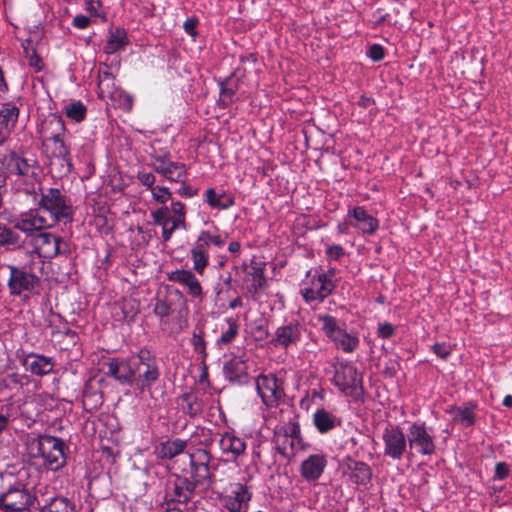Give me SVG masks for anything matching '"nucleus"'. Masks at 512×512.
Listing matches in <instances>:
<instances>
[{"mask_svg":"<svg viewBox=\"0 0 512 512\" xmlns=\"http://www.w3.org/2000/svg\"><path fill=\"white\" fill-rule=\"evenodd\" d=\"M66 445L60 438L50 435H39L28 441V449L33 457H40L50 470L57 471L65 466Z\"/></svg>","mask_w":512,"mask_h":512,"instance_id":"f257e3e1","label":"nucleus"},{"mask_svg":"<svg viewBox=\"0 0 512 512\" xmlns=\"http://www.w3.org/2000/svg\"><path fill=\"white\" fill-rule=\"evenodd\" d=\"M44 262L40 259H31L22 266L9 265L10 277L8 279L9 292L13 296H20L23 292L34 293L40 284Z\"/></svg>","mask_w":512,"mask_h":512,"instance_id":"f03ea898","label":"nucleus"},{"mask_svg":"<svg viewBox=\"0 0 512 512\" xmlns=\"http://www.w3.org/2000/svg\"><path fill=\"white\" fill-rule=\"evenodd\" d=\"M35 210L47 221L49 227L61 220L65 222L72 220V207L68 204L66 197L56 188L41 192L39 207Z\"/></svg>","mask_w":512,"mask_h":512,"instance_id":"7ed1b4c3","label":"nucleus"},{"mask_svg":"<svg viewBox=\"0 0 512 512\" xmlns=\"http://www.w3.org/2000/svg\"><path fill=\"white\" fill-rule=\"evenodd\" d=\"M133 368V386L140 393H151L152 386L161 376L157 358L149 350L141 349L133 356Z\"/></svg>","mask_w":512,"mask_h":512,"instance_id":"20e7f679","label":"nucleus"},{"mask_svg":"<svg viewBox=\"0 0 512 512\" xmlns=\"http://www.w3.org/2000/svg\"><path fill=\"white\" fill-rule=\"evenodd\" d=\"M65 130L60 117L46 119L40 129L43 152L47 158L70 155V149L65 145L62 134Z\"/></svg>","mask_w":512,"mask_h":512,"instance_id":"39448f33","label":"nucleus"},{"mask_svg":"<svg viewBox=\"0 0 512 512\" xmlns=\"http://www.w3.org/2000/svg\"><path fill=\"white\" fill-rule=\"evenodd\" d=\"M37 501L36 495L26 484L16 482L0 493V510L3 512L29 511Z\"/></svg>","mask_w":512,"mask_h":512,"instance_id":"423d86ee","label":"nucleus"},{"mask_svg":"<svg viewBox=\"0 0 512 512\" xmlns=\"http://www.w3.org/2000/svg\"><path fill=\"white\" fill-rule=\"evenodd\" d=\"M1 163L9 175L37 179L40 174V166L35 158L21 156L15 151H9Z\"/></svg>","mask_w":512,"mask_h":512,"instance_id":"0eeeda50","label":"nucleus"},{"mask_svg":"<svg viewBox=\"0 0 512 512\" xmlns=\"http://www.w3.org/2000/svg\"><path fill=\"white\" fill-rule=\"evenodd\" d=\"M407 438L411 456L415 454L426 456L435 452L434 437L427 431L424 424L413 423L409 428Z\"/></svg>","mask_w":512,"mask_h":512,"instance_id":"6e6552de","label":"nucleus"},{"mask_svg":"<svg viewBox=\"0 0 512 512\" xmlns=\"http://www.w3.org/2000/svg\"><path fill=\"white\" fill-rule=\"evenodd\" d=\"M333 381L341 391L351 396H358L363 392L362 377L356 367L349 363H341L336 367Z\"/></svg>","mask_w":512,"mask_h":512,"instance_id":"1a4fd4ad","label":"nucleus"},{"mask_svg":"<svg viewBox=\"0 0 512 512\" xmlns=\"http://www.w3.org/2000/svg\"><path fill=\"white\" fill-rule=\"evenodd\" d=\"M385 448L384 455L400 460L407 451L408 438L399 426H388L382 436Z\"/></svg>","mask_w":512,"mask_h":512,"instance_id":"9d476101","label":"nucleus"},{"mask_svg":"<svg viewBox=\"0 0 512 512\" xmlns=\"http://www.w3.org/2000/svg\"><path fill=\"white\" fill-rule=\"evenodd\" d=\"M256 389L267 406H276L284 396L282 383L272 374L259 375L256 379Z\"/></svg>","mask_w":512,"mask_h":512,"instance_id":"9b49d317","label":"nucleus"},{"mask_svg":"<svg viewBox=\"0 0 512 512\" xmlns=\"http://www.w3.org/2000/svg\"><path fill=\"white\" fill-rule=\"evenodd\" d=\"M14 229L22 234L27 241L31 242L33 236L39 233L42 229L49 228L47 221L36 210H31L28 215L22 216L21 219L17 220L14 224Z\"/></svg>","mask_w":512,"mask_h":512,"instance_id":"f8f14e48","label":"nucleus"},{"mask_svg":"<svg viewBox=\"0 0 512 512\" xmlns=\"http://www.w3.org/2000/svg\"><path fill=\"white\" fill-rule=\"evenodd\" d=\"M105 365L107 376L114 378L122 385L133 386V357L129 360L113 358Z\"/></svg>","mask_w":512,"mask_h":512,"instance_id":"ddd939ff","label":"nucleus"},{"mask_svg":"<svg viewBox=\"0 0 512 512\" xmlns=\"http://www.w3.org/2000/svg\"><path fill=\"white\" fill-rule=\"evenodd\" d=\"M40 257H53L60 253L61 244L63 241L61 238L47 232H40L33 236V240L30 242Z\"/></svg>","mask_w":512,"mask_h":512,"instance_id":"4468645a","label":"nucleus"},{"mask_svg":"<svg viewBox=\"0 0 512 512\" xmlns=\"http://www.w3.org/2000/svg\"><path fill=\"white\" fill-rule=\"evenodd\" d=\"M251 497L246 485L236 483L232 486L231 494L224 498V506L230 512H247Z\"/></svg>","mask_w":512,"mask_h":512,"instance_id":"2eb2a0df","label":"nucleus"},{"mask_svg":"<svg viewBox=\"0 0 512 512\" xmlns=\"http://www.w3.org/2000/svg\"><path fill=\"white\" fill-rule=\"evenodd\" d=\"M226 379L234 384L245 385L249 383L250 376L246 361L241 357H234L224 364Z\"/></svg>","mask_w":512,"mask_h":512,"instance_id":"dca6fc26","label":"nucleus"},{"mask_svg":"<svg viewBox=\"0 0 512 512\" xmlns=\"http://www.w3.org/2000/svg\"><path fill=\"white\" fill-rule=\"evenodd\" d=\"M326 466L327 460L324 455L313 454L301 463L300 474L306 481L315 482L321 477Z\"/></svg>","mask_w":512,"mask_h":512,"instance_id":"f3484780","label":"nucleus"},{"mask_svg":"<svg viewBox=\"0 0 512 512\" xmlns=\"http://www.w3.org/2000/svg\"><path fill=\"white\" fill-rule=\"evenodd\" d=\"M289 437L297 439V444H301L303 442L300 425L298 422L291 421L275 432L274 441L276 448L277 451L283 456H287V443Z\"/></svg>","mask_w":512,"mask_h":512,"instance_id":"a211bd4d","label":"nucleus"},{"mask_svg":"<svg viewBox=\"0 0 512 512\" xmlns=\"http://www.w3.org/2000/svg\"><path fill=\"white\" fill-rule=\"evenodd\" d=\"M348 216L353 227L363 233L374 234L378 229V220L370 215L363 207L357 206L349 210Z\"/></svg>","mask_w":512,"mask_h":512,"instance_id":"6ab92c4d","label":"nucleus"},{"mask_svg":"<svg viewBox=\"0 0 512 512\" xmlns=\"http://www.w3.org/2000/svg\"><path fill=\"white\" fill-rule=\"evenodd\" d=\"M197 487L189 477L177 476L173 482V497L167 500V504L174 502L187 504L191 501Z\"/></svg>","mask_w":512,"mask_h":512,"instance_id":"aec40b11","label":"nucleus"},{"mask_svg":"<svg viewBox=\"0 0 512 512\" xmlns=\"http://www.w3.org/2000/svg\"><path fill=\"white\" fill-rule=\"evenodd\" d=\"M301 337V328L298 323H289L281 326L276 330L275 338L270 343L274 346H282L287 348L289 345L295 344Z\"/></svg>","mask_w":512,"mask_h":512,"instance_id":"412c9836","label":"nucleus"},{"mask_svg":"<svg viewBox=\"0 0 512 512\" xmlns=\"http://www.w3.org/2000/svg\"><path fill=\"white\" fill-rule=\"evenodd\" d=\"M168 279L187 286L188 293L194 297L202 299V287L195 275L189 270H176L168 275Z\"/></svg>","mask_w":512,"mask_h":512,"instance_id":"4be33fe9","label":"nucleus"},{"mask_svg":"<svg viewBox=\"0 0 512 512\" xmlns=\"http://www.w3.org/2000/svg\"><path fill=\"white\" fill-rule=\"evenodd\" d=\"M25 365L31 373L44 376L53 370L54 362L51 357L32 353L27 356Z\"/></svg>","mask_w":512,"mask_h":512,"instance_id":"5701e85b","label":"nucleus"},{"mask_svg":"<svg viewBox=\"0 0 512 512\" xmlns=\"http://www.w3.org/2000/svg\"><path fill=\"white\" fill-rule=\"evenodd\" d=\"M313 424L317 431L326 434L341 424V420L325 409H317L313 415Z\"/></svg>","mask_w":512,"mask_h":512,"instance_id":"b1692460","label":"nucleus"},{"mask_svg":"<svg viewBox=\"0 0 512 512\" xmlns=\"http://www.w3.org/2000/svg\"><path fill=\"white\" fill-rule=\"evenodd\" d=\"M350 470V478L357 485H367L372 478V470L370 466L361 461L352 460L348 464Z\"/></svg>","mask_w":512,"mask_h":512,"instance_id":"393cba45","label":"nucleus"},{"mask_svg":"<svg viewBox=\"0 0 512 512\" xmlns=\"http://www.w3.org/2000/svg\"><path fill=\"white\" fill-rule=\"evenodd\" d=\"M0 245L11 249L22 248L25 245V239L14 227H7L0 223Z\"/></svg>","mask_w":512,"mask_h":512,"instance_id":"a878e982","label":"nucleus"},{"mask_svg":"<svg viewBox=\"0 0 512 512\" xmlns=\"http://www.w3.org/2000/svg\"><path fill=\"white\" fill-rule=\"evenodd\" d=\"M128 43L126 31L118 27L115 31L110 32L104 50L107 54H113L123 49Z\"/></svg>","mask_w":512,"mask_h":512,"instance_id":"bb28decb","label":"nucleus"},{"mask_svg":"<svg viewBox=\"0 0 512 512\" xmlns=\"http://www.w3.org/2000/svg\"><path fill=\"white\" fill-rule=\"evenodd\" d=\"M83 407L88 412L96 411L103 404L102 392L86 384L82 396Z\"/></svg>","mask_w":512,"mask_h":512,"instance_id":"cd10ccee","label":"nucleus"},{"mask_svg":"<svg viewBox=\"0 0 512 512\" xmlns=\"http://www.w3.org/2000/svg\"><path fill=\"white\" fill-rule=\"evenodd\" d=\"M47 159L50 172L53 175L57 177H63L71 172L72 162L70 155L51 157Z\"/></svg>","mask_w":512,"mask_h":512,"instance_id":"c85d7f7f","label":"nucleus"},{"mask_svg":"<svg viewBox=\"0 0 512 512\" xmlns=\"http://www.w3.org/2000/svg\"><path fill=\"white\" fill-rule=\"evenodd\" d=\"M220 444L223 452H231L235 456L241 455L246 449L245 442L230 433L222 436Z\"/></svg>","mask_w":512,"mask_h":512,"instance_id":"c756f323","label":"nucleus"},{"mask_svg":"<svg viewBox=\"0 0 512 512\" xmlns=\"http://www.w3.org/2000/svg\"><path fill=\"white\" fill-rule=\"evenodd\" d=\"M206 202L212 207L220 210L228 209L234 205V198L225 193L217 194L213 188H209L206 193Z\"/></svg>","mask_w":512,"mask_h":512,"instance_id":"7c9ffc66","label":"nucleus"},{"mask_svg":"<svg viewBox=\"0 0 512 512\" xmlns=\"http://www.w3.org/2000/svg\"><path fill=\"white\" fill-rule=\"evenodd\" d=\"M18 116L19 109L15 105L11 103L2 105L0 109L1 124L8 132L14 128L18 120Z\"/></svg>","mask_w":512,"mask_h":512,"instance_id":"2f4dec72","label":"nucleus"},{"mask_svg":"<svg viewBox=\"0 0 512 512\" xmlns=\"http://www.w3.org/2000/svg\"><path fill=\"white\" fill-rule=\"evenodd\" d=\"M191 475L190 479L197 485H208L213 483V474L210 472L209 465H190Z\"/></svg>","mask_w":512,"mask_h":512,"instance_id":"473e14b6","label":"nucleus"},{"mask_svg":"<svg viewBox=\"0 0 512 512\" xmlns=\"http://www.w3.org/2000/svg\"><path fill=\"white\" fill-rule=\"evenodd\" d=\"M186 447V442L181 439L167 441L161 445L159 453L162 458L172 459L181 454Z\"/></svg>","mask_w":512,"mask_h":512,"instance_id":"72a5a7b5","label":"nucleus"},{"mask_svg":"<svg viewBox=\"0 0 512 512\" xmlns=\"http://www.w3.org/2000/svg\"><path fill=\"white\" fill-rule=\"evenodd\" d=\"M182 401L186 403L185 412L191 417H196L203 412V401L194 394L186 393L182 395Z\"/></svg>","mask_w":512,"mask_h":512,"instance_id":"f704fd0d","label":"nucleus"},{"mask_svg":"<svg viewBox=\"0 0 512 512\" xmlns=\"http://www.w3.org/2000/svg\"><path fill=\"white\" fill-rule=\"evenodd\" d=\"M185 205L179 201L171 203V223L174 224V228L186 229L187 224L185 220Z\"/></svg>","mask_w":512,"mask_h":512,"instance_id":"c9c22d12","label":"nucleus"},{"mask_svg":"<svg viewBox=\"0 0 512 512\" xmlns=\"http://www.w3.org/2000/svg\"><path fill=\"white\" fill-rule=\"evenodd\" d=\"M263 265V263H252L250 267L249 274L252 276L251 289H253L254 292L263 289L266 284Z\"/></svg>","mask_w":512,"mask_h":512,"instance_id":"e433bc0d","label":"nucleus"},{"mask_svg":"<svg viewBox=\"0 0 512 512\" xmlns=\"http://www.w3.org/2000/svg\"><path fill=\"white\" fill-rule=\"evenodd\" d=\"M31 44L32 43L29 40L26 41V43H23L22 44L23 51H24V55H25L26 59H28L29 65L31 67H33L38 72V71H41L43 68L42 59L37 54L35 48L32 47Z\"/></svg>","mask_w":512,"mask_h":512,"instance_id":"4c0bfd02","label":"nucleus"},{"mask_svg":"<svg viewBox=\"0 0 512 512\" xmlns=\"http://www.w3.org/2000/svg\"><path fill=\"white\" fill-rule=\"evenodd\" d=\"M67 117L70 119L81 122L86 117L87 109L81 101L73 102L65 107Z\"/></svg>","mask_w":512,"mask_h":512,"instance_id":"58836bf2","label":"nucleus"},{"mask_svg":"<svg viewBox=\"0 0 512 512\" xmlns=\"http://www.w3.org/2000/svg\"><path fill=\"white\" fill-rule=\"evenodd\" d=\"M187 176L186 165L183 163L172 162L169 164V172L167 179L171 182L183 181Z\"/></svg>","mask_w":512,"mask_h":512,"instance_id":"ea45409f","label":"nucleus"},{"mask_svg":"<svg viewBox=\"0 0 512 512\" xmlns=\"http://www.w3.org/2000/svg\"><path fill=\"white\" fill-rule=\"evenodd\" d=\"M314 286L319 293L320 300L326 298L334 289V284L327 278L326 274L319 275L317 283H314Z\"/></svg>","mask_w":512,"mask_h":512,"instance_id":"a19ab883","label":"nucleus"},{"mask_svg":"<svg viewBox=\"0 0 512 512\" xmlns=\"http://www.w3.org/2000/svg\"><path fill=\"white\" fill-rule=\"evenodd\" d=\"M226 322L228 329L222 333L219 339V342L225 345L231 343L236 338L239 330V325L235 319L228 318Z\"/></svg>","mask_w":512,"mask_h":512,"instance_id":"79ce46f5","label":"nucleus"},{"mask_svg":"<svg viewBox=\"0 0 512 512\" xmlns=\"http://www.w3.org/2000/svg\"><path fill=\"white\" fill-rule=\"evenodd\" d=\"M171 208L168 206H162L161 208L153 211L151 217L156 225L168 224L171 222Z\"/></svg>","mask_w":512,"mask_h":512,"instance_id":"37998d69","label":"nucleus"},{"mask_svg":"<svg viewBox=\"0 0 512 512\" xmlns=\"http://www.w3.org/2000/svg\"><path fill=\"white\" fill-rule=\"evenodd\" d=\"M454 420L468 427L474 423L475 415L469 408H459L454 416Z\"/></svg>","mask_w":512,"mask_h":512,"instance_id":"c03bdc74","label":"nucleus"},{"mask_svg":"<svg viewBox=\"0 0 512 512\" xmlns=\"http://www.w3.org/2000/svg\"><path fill=\"white\" fill-rule=\"evenodd\" d=\"M212 459L211 454L205 449H198L190 454V465H209Z\"/></svg>","mask_w":512,"mask_h":512,"instance_id":"a18cd8bd","label":"nucleus"},{"mask_svg":"<svg viewBox=\"0 0 512 512\" xmlns=\"http://www.w3.org/2000/svg\"><path fill=\"white\" fill-rule=\"evenodd\" d=\"M320 321L323 324L322 329L324 330L327 336L335 334V332L338 329H340L336 318L331 315H324L320 317Z\"/></svg>","mask_w":512,"mask_h":512,"instance_id":"49530a36","label":"nucleus"},{"mask_svg":"<svg viewBox=\"0 0 512 512\" xmlns=\"http://www.w3.org/2000/svg\"><path fill=\"white\" fill-rule=\"evenodd\" d=\"M191 257L193 260V268L194 270L202 275L204 273L205 268L209 263V255H201L198 253L191 252Z\"/></svg>","mask_w":512,"mask_h":512,"instance_id":"de8ad7c7","label":"nucleus"},{"mask_svg":"<svg viewBox=\"0 0 512 512\" xmlns=\"http://www.w3.org/2000/svg\"><path fill=\"white\" fill-rule=\"evenodd\" d=\"M153 199L161 204H165L171 198V192L167 187L155 186L151 189Z\"/></svg>","mask_w":512,"mask_h":512,"instance_id":"09e8293b","label":"nucleus"},{"mask_svg":"<svg viewBox=\"0 0 512 512\" xmlns=\"http://www.w3.org/2000/svg\"><path fill=\"white\" fill-rule=\"evenodd\" d=\"M192 345L194 348V351L196 353H199L203 356V358L206 357V343L204 341L203 337V331L200 330L199 333L194 332L192 337Z\"/></svg>","mask_w":512,"mask_h":512,"instance_id":"8fccbe9b","label":"nucleus"},{"mask_svg":"<svg viewBox=\"0 0 512 512\" xmlns=\"http://www.w3.org/2000/svg\"><path fill=\"white\" fill-rule=\"evenodd\" d=\"M171 161L166 160L165 157H155L154 162L151 164L153 169L167 179L169 172V164Z\"/></svg>","mask_w":512,"mask_h":512,"instance_id":"3c124183","label":"nucleus"},{"mask_svg":"<svg viewBox=\"0 0 512 512\" xmlns=\"http://www.w3.org/2000/svg\"><path fill=\"white\" fill-rule=\"evenodd\" d=\"M358 345V339L350 336L349 334L337 343V347L341 348L345 352H352Z\"/></svg>","mask_w":512,"mask_h":512,"instance_id":"603ef678","label":"nucleus"},{"mask_svg":"<svg viewBox=\"0 0 512 512\" xmlns=\"http://www.w3.org/2000/svg\"><path fill=\"white\" fill-rule=\"evenodd\" d=\"M154 313L161 318L167 317L171 313V306L166 300L157 298L154 305Z\"/></svg>","mask_w":512,"mask_h":512,"instance_id":"864d4df0","label":"nucleus"},{"mask_svg":"<svg viewBox=\"0 0 512 512\" xmlns=\"http://www.w3.org/2000/svg\"><path fill=\"white\" fill-rule=\"evenodd\" d=\"M431 348L432 351L441 359H447L452 352L451 346L446 343H435Z\"/></svg>","mask_w":512,"mask_h":512,"instance_id":"5fc2aeb1","label":"nucleus"},{"mask_svg":"<svg viewBox=\"0 0 512 512\" xmlns=\"http://www.w3.org/2000/svg\"><path fill=\"white\" fill-rule=\"evenodd\" d=\"M208 248H209V245H208L207 241L204 239V237L200 233L191 252L198 253L201 255H209Z\"/></svg>","mask_w":512,"mask_h":512,"instance_id":"6e6d98bb","label":"nucleus"},{"mask_svg":"<svg viewBox=\"0 0 512 512\" xmlns=\"http://www.w3.org/2000/svg\"><path fill=\"white\" fill-rule=\"evenodd\" d=\"M201 234L209 246L212 244L221 248L225 245V240L220 235H212L209 231H201Z\"/></svg>","mask_w":512,"mask_h":512,"instance_id":"4d7b16f0","label":"nucleus"},{"mask_svg":"<svg viewBox=\"0 0 512 512\" xmlns=\"http://www.w3.org/2000/svg\"><path fill=\"white\" fill-rule=\"evenodd\" d=\"M235 89L232 87L227 86V82L221 83V89H220V96L221 101H223L225 104L232 101V97L235 94Z\"/></svg>","mask_w":512,"mask_h":512,"instance_id":"13d9d810","label":"nucleus"},{"mask_svg":"<svg viewBox=\"0 0 512 512\" xmlns=\"http://www.w3.org/2000/svg\"><path fill=\"white\" fill-rule=\"evenodd\" d=\"M137 179L149 189H152L155 183V176L148 172H138Z\"/></svg>","mask_w":512,"mask_h":512,"instance_id":"bf43d9fd","label":"nucleus"},{"mask_svg":"<svg viewBox=\"0 0 512 512\" xmlns=\"http://www.w3.org/2000/svg\"><path fill=\"white\" fill-rule=\"evenodd\" d=\"M368 56L375 62L384 58V49L379 44H373L368 51Z\"/></svg>","mask_w":512,"mask_h":512,"instance_id":"052dcab7","label":"nucleus"},{"mask_svg":"<svg viewBox=\"0 0 512 512\" xmlns=\"http://www.w3.org/2000/svg\"><path fill=\"white\" fill-rule=\"evenodd\" d=\"M181 187L177 190V193L186 198H191L197 194V190L186 184L185 178L183 181H179Z\"/></svg>","mask_w":512,"mask_h":512,"instance_id":"680f3d73","label":"nucleus"},{"mask_svg":"<svg viewBox=\"0 0 512 512\" xmlns=\"http://www.w3.org/2000/svg\"><path fill=\"white\" fill-rule=\"evenodd\" d=\"M394 332H395V328L390 323L380 324L378 327L379 336H381L382 338H385V339L392 337Z\"/></svg>","mask_w":512,"mask_h":512,"instance_id":"e2e57ef3","label":"nucleus"},{"mask_svg":"<svg viewBox=\"0 0 512 512\" xmlns=\"http://www.w3.org/2000/svg\"><path fill=\"white\" fill-rule=\"evenodd\" d=\"M509 474V469L506 463L499 462L495 466V475L494 479L503 480L505 479Z\"/></svg>","mask_w":512,"mask_h":512,"instance_id":"0e129e2a","label":"nucleus"},{"mask_svg":"<svg viewBox=\"0 0 512 512\" xmlns=\"http://www.w3.org/2000/svg\"><path fill=\"white\" fill-rule=\"evenodd\" d=\"M326 253L331 259L338 260L344 255V249L340 245H332L327 248Z\"/></svg>","mask_w":512,"mask_h":512,"instance_id":"69168bd1","label":"nucleus"},{"mask_svg":"<svg viewBox=\"0 0 512 512\" xmlns=\"http://www.w3.org/2000/svg\"><path fill=\"white\" fill-rule=\"evenodd\" d=\"M254 335L256 340L263 341L266 340L270 334L266 326L258 325L254 329Z\"/></svg>","mask_w":512,"mask_h":512,"instance_id":"338daca9","label":"nucleus"},{"mask_svg":"<svg viewBox=\"0 0 512 512\" xmlns=\"http://www.w3.org/2000/svg\"><path fill=\"white\" fill-rule=\"evenodd\" d=\"M302 295L306 301L320 300L319 293L315 287L305 288L302 290Z\"/></svg>","mask_w":512,"mask_h":512,"instance_id":"774afa93","label":"nucleus"}]
</instances>
